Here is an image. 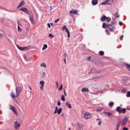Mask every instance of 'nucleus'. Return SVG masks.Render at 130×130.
Returning a JSON list of instances; mask_svg holds the SVG:
<instances>
[{
    "label": "nucleus",
    "instance_id": "nucleus-54",
    "mask_svg": "<svg viewBox=\"0 0 130 130\" xmlns=\"http://www.w3.org/2000/svg\"><path fill=\"white\" fill-rule=\"evenodd\" d=\"M118 15V12H116V13H115V15Z\"/></svg>",
    "mask_w": 130,
    "mask_h": 130
},
{
    "label": "nucleus",
    "instance_id": "nucleus-23",
    "mask_svg": "<svg viewBox=\"0 0 130 130\" xmlns=\"http://www.w3.org/2000/svg\"><path fill=\"white\" fill-rule=\"evenodd\" d=\"M114 26H113L111 28H109L110 31H111V32H114Z\"/></svg>",
    "mask_w": 130,
    "mask_h": 130
},
{
    "label": "nucleus",
    "instance_id": "nucleus-61",
    "mask_svg": "<svg viewBox=\"0 0 130 130\" xmlns=\"http://www.w3.org/2000/svg\"><path fill=\"white\" fill-rule=\"evenodd\" d=\"M23 57H24V59H26V56L25 55L23 56Z\"/></svg>",
    "mask_w": 130,
    "mask_h": 130
},
{
    "label": "nucleus",
    "instance_id": "nucleus-12",
    "mask_svg": "<svg viewBox=\"0 0 130 130\" xmlns=\"http://www.w3.org/2000/svg\"><path fill=\"white\" fill-rule=\"evenodd\" d=\"M91 3L93 6H96L98 4V0H93Z\"/></svg>",
    "mask_w": 130,
    "mask_h": 130
},
{
    "label": "nucleus",
    "instance_id": "nucleus-9",
    "mask_svg": "<svg viewBox=\"0 0 130 130\" xmlns=\"http://www.w3.org/2000/svg\"><path fill=\"white\" fill-rule=\"evenodd\" d=\"M126 122H127V118L126 117H124L122 120V124L123 125H125L126 124Z\"/></svg>",
    "mask_w": 130,
    "mask_h": 130
},
{
    "label": "nucleus",
    "instance_id": "nucleus-24",
    "mask_svg": "<svg viewBox=\"0 0 130 130\" xmlns=\"http://www.w3.org/2000/svg\"><path fill=\"white\" fill-rule=\"evenodd\" d=\"M47 47V44H44V46L42 48L43 50H45L46 49V48Z\"/></svg>",
    "mask_w": 130,
    "mask_h": 130
},
{
    "label": "nucleus",
    "instance_id": "nucleus-28",
    "mask_svg": "<svg viewBox=\"0 0 130 130\" xmlns=\"http://www.w3.org/2000/svg\"><path fill=\"white\" fill-rule=\"evenodd\" d=\"M41 67H43V68H46V64L45 63H43L41 64Z\"/></svg>",
    "mask_w": 130,
    "mask_h": 130
},
{
    "label": "nucleus",
    "instance_id": "nucleus-44",
    "mask_svg": "<svg viewBox=\"0 0 130 130\" xmlns=\"http://www.w3.org/2000/svg\"><path fill=\"white\" fill-rule=\"evenodd\" d=\"M57 105H58V106H60V101H57Z\"/></svg>",
    "mask_w": 130,
    "mask_h": 130
},
{
    "label": "nucleus",
    "instance_id": "nucleus-16",
    "mask_svg": "<svg viewBox=\"0 0 130 130\" xmlns=\"http://www.w3.org/2000/svg\"><path fill=\"white\" fill-rule=\"evenodd\" d=\"M82 92H89V89L83 88H82Z\"/></svg>",
    "mask_w": 130,
    "mask_h": 130
},
{
    "label": "nucleus",
    "instance_id": "nucleus-50",
    "mask_svg": "<svg viewBox=\"0 0 130 130\" xmlns=\"http://www.w3.org/2000/svg\"><path fill=\"white\" fill-rule=\"evenodd\" d=\"M63 93H64V94L67 96V92H66V90H63Z\"/></svg>",
    "mask_w": 130,
    "mask_h": 130
},
{
    "label": "nucleus",
    "instance_id": "nucleus-42",
    "mask_svg": "<svg viewBox=\"0 0 130 130\" xmlns=\"http://www.w3.org/2000/svg\"><path fill=\"white\" fill-rule=\"evenodd\" d=\"M62 30H66L67 29V26L64 25L62 27Z\"/></svg>",
    "mask_w": 130,
    "mask_h": 130
},
{
    "label": "nucleus",
    "instance_id": "nucleus-6",
    "mask_svg": "<svg viewBox=\"0 0 130 130\" xmlns=\"http://www.w3.org/2000/svg\"><path fill=\"white\" fill-rule=\"evenodd\" d=\"M21 125V124L19 123L18 122L15 121L14 124V127L15 129H17Z\"/></svg>",
    "mask_w": 130,
    "mask_h": 130
},
{
    "label": "nucleus",
    "instance_id": "nucleus-17",
    "mask_svg": "<svg viewBox=\"0 0 130 130\" xmlns=\"http://www.w3.org/2000/svg\"><path fill=\"white\" fill-rule=\"evenodd\" d=\"M61 111H62V108H59L58 110V114H60L61 113Z\"/></svg>",
    "mask_w": 130,
    "mask_h": 130
},
{
    "label": "nucleus",
    "instance_id": "nucleus-57",
    "mask_svg": "<svg viewBox=\"0 0 130 130\" xmlns=\"http://www.w3.org/2000/svg\"><path fill=\"white\" fill-rule=\"evenodd\" d=\"M17 24H18V25H20V26H22V25L20 24V23H19V22H17Z\"/></svg>",
    "mask_w": 130,
    "mask_h": 130
},
{
    "label": "nucleus",
    "instance_id": "nucleus-55",
    "mask_svg": "<svg viewBox=\"0 0 130 130\" xmlns=\"http://www.w3.org/2000/svg\"><path fill=\"white\" fill-rule=\"evenodd\" d=\"M111 20V19H109L107 20V22H110Z\"/></svg>",
    "mask_w": 130,
    "mask_h": 130
},
{
    "label": "nucleus",
    "instance_id": "nucleus-58",
    "mask_svg": "<svg viewBox=\"0 0 130 130\" xmlns=\"http://www.w3.org/2000/svg\"><path fill=\"white\" fill-rule=\"evenodd\" d=\"M92 72H93V70H91V72H90L88 74L90 75V74H91V73H92Z\"/></svg>",
    "mask_w": 130,
    "mask_h": 130
},
{
    "label": "nucleus",
    "instance_id": "nucleus-49",
    "mask_svg": "<svg viewBox=\"0 0 130 130\" xmlns=\"http://www.w3.org/2000/svg\"><path fill=\"white\" fill-rule=\"evenodd\" d=\"M101 123H102V122H101V120L99 121V123H98V125H101Z\"/></svg>",
    "mask_w": 130,
    "mask_h": 130
},
{
    "label": "nucleus",
    "instance_id": "nucleus-52",
    "mask_svg": "<svg viewBox=\"0 0 130 130\" xmlns=\"http://www.w3.org/2000/svg\"><path fill=\"white\" fill-rule=\"evenodd\" d=\"M96 111H98V112H99L100 111H102V110L101 109H98L96 110Z\"/></svg>",
    "mask_w": 130,
    "mask_h": 130
},
{
    "label": "nucleus",
    "instance_id": "nucleus-26",
    "mask_svg": "<svg viewBox=\"0 0 130 130\" xmlns=\"http://www.w3.org/2000/svg\"><path fill=\"white\" fill-rule=\"evenodd\" d=\"M58 109L57 108V107H56L54 114L58 113Z\"/></svg>",
    "mask_w": 130,
    "mask_h": 130
},
{
    "label": "nucleus",
    "instance_id": "nucleus-15",
    "mask_svg": "<svg viewBox=\"0 0 130 130\" xmlns=\"http://www.w3.org/2000/svg\"><path fill=\"white\" fill-rule=\"evenodd\" d=\"M11 95L12 98H13V99L14 98H17V97H19V96H17V94H16V95H15L14 94V92H12L11 93Z\"/></svg>",
    "mask_w": 130,
    "mask_h": 130
},
{
    "label": "nucleus",
    "instance_id": "nucleus-63",
    "mask_svg": "<svg viewBox=\"0 0 130 130\" xmlns=\"http://www.w3.org/2000/svg\"><path fill=\"white\" fill-rule=\"evenodd\" d=\"M119 17V15H116V18H118Z\"/></svg>",
    "mask_w": 130,
    "mask_h": 130
},
{
    "label": "nucleus",
    "instance_id": "nucleus-33",
    "mask_svg": "<svg viewBox=\"0 0 130 130\" xmlns=\"http://www.w3.org/2000/svg\"><path fill=\"white\" fill-rule=\"evenodd\" d=\"M26 9H27V8H22L20 10V11H22V12H25V10H26Z\"/></svg>",
    "mask_w": 130,
    "mask_h": 130
},
{
    "label": "nucleus",
    "instance_id": "nucleus-19",
    "mask_svg": "<svg viewBox=\"0 0 130 130\" xmlns=\"http://www.w3.org/2000/svg\"><path fill=\"white\" fill-rule=\"evenodd\" d=\"M11 110H12L13 112H14L15 114H17V109H16V108H13Z\"/></svg>",
    "mask_w": 130,
    "mask_h": 130
},
{
    "label": "nucleus",
    "instance_id": "nucleus-18",
    "mask_svg": "<svg viewBox=\"0 0 130 130\" xmlns=\"http://www.w3.org/2000/svg\"><path fill=\"white\" fill-rule=\"evenodd\" d=\"M104 113H105V114H107V115H108V116L109 117H110V116H111V115H112V114L110 112H105Z\"/></svg>",
    "mask_w": 130,
    "mask_h": 130
},
{
    "label": "nucleus",
    "instance_id": "nucleus-27",
    "mask_svg": "<svg viewBox=\"0 0 130 130\" xmlns=\"http://www.w3.org/2000/svg\"><path fill=\"white\" fill-rule=\"evenodd\" d=\"M64 55V62L65 64H66L67 59H66V57H67V53H65Z\"/></svg>",
    "mask_w": 130,
    "mask_h": 130
},
{
    "label": "nucleus",
    "instance_id": "nucleus-1",
    "mask_svg": "<svg viewBox=\"0 0 130 130\" xmlns=\"http://www.w3.org/2000/svg\"><path fill=\"white\" fill-rule=\"evenodd\" d=\"M16 46L19 50H21V51H27L29 49L28 47H20L18 45H17Z\"/></svg>",
    "mask_w": 130,
    "mask_h": 130
},
{
    "label": "nucleus",
    "instance_id": "nucleus-41",
    "mask_svg": "<svg viewBox=\"0 0 130 130\" xmlns=\"http://www.w3.org/2000/svg\"><path fill=\"white\" fill-rule=\"evenodd\" d=\"M66 32H67V34H70V31H69L68 28L66 29Z\"/></svg>",
    "mask_w": 130,
    "mask_h": 130
},
{
    "label": "nucleus",
    "instance_id": "nucleus-14",
    "mask_svg": "<svg viewBox=\"0 0 130 130\" xmlns=\"http://www.w3.org/2000/svg\"><path fill=\"white\" fill-rule=\"evenodd\" d=\"M109 0H107L105 2H103L102 3V5H110V3H109Z\"/></svg>",
    "mask_w": 130,
    "mask_h": 130
},
{
    "label": "nucleus",
    "instance_id": "nucleus-25",
    "mask_svg": "<svg viewBox=\"0 0 130 130\" xmlns=\"http://www.w3.org/2000/svg\"><path fill=\"white\" fill-rule=\"evenodd\" d=\"M122 113L123 114H124V113H125V111H126V109H125V108H122Z\"/></svg>",
    "mask_w": 130,
    "mask_h": 130
},
{
    "label": "nucleus",
    "instance_id": "nucleus-53",
    "mask_svg": "<svg viewBox=\"0 0 130 130\" xmlns=\"http://www.w3.org/2000/svg\"><path fill=\"white\" fill-rule=\"evenodd\" d=\"M48 28H50V27H51V26H50V24H49V23H48Z\"/></svg>",
    "mask_w": 130,
    "mask_h": 130
},
{
    "label": "nucleus",
    "instance_id": "nucleus-7",
    "mask_svg": "<svg viewBox=\"0 0 130 130\" xmlns=\"http://www.w3.org/2000/svg\"><path fill=\"white\" fill-rule=\"evenodd\" d=\"M24 13L28 15L29 17H30V16H31V15H33V13L31 11H28L27 9L25 10Z\"/></svg>",
    "mask_w": 130,
    "mask_h": 130
},
{
    "label": "nucleus",
    "instance_id": "nucleus-32",
    "mask_svg": "<svg viewBox=\"0 0 130 130\" xmlns=\"http://www.w3.org/2000/svg\"><path fill=\"white\" fill-rule=\"evenodd\" d=\"M18 27V31L19 32H22V28H20V26L19 25L17 26Z\"/></svg>",
    "mask_w": 130,
    "mask_h": 130
},
{
    "label": "nucleus",
    "instance_id": "nucleus-64",
    "mask_svg": "<svg viewBox=\"0 0 130 130\" xmlns=\"http://www.w3.org/2000/svg\"><path fill=\"white\" fill-rule=\"evenodd\" d=\"M2 36H3V35L0 34V37H2Z\"/></svg>",
    "mask_w": 130,
    "mask_h": 130
},
{
    "label": "nucleus",
    "instance_id": "nucleus-20",
    "mask_svg": "<svg viewBox=\"0 0 130 130\" xmlns=\"http://www.w3.org/2000/svg\"><path fill=\"white\" fill-rule=\"evenodd\" d=\"M106 27H107V24H106V23H103L102 27L104 29V28H106Z\"/></svg>",
    "mask_w": 130,
    "mask_h": 130
},
{
    "label": "nucleus",
    "instance_id": "nucleus-10",
    "mask_svg": "<svg viewBox=\"0 0 130 130\" xmlns=\"http://www.w3.org/2000/svg\"><path fill=\"white\" fill-rule=\"evenodd\" d=\"M40 85H41V86L40 87V89H41V91H42L43 90V87H44V81H40Z\"/></svg>",
    "mask_w": 130,
    "mask_h": 130
},
{
    "label": "nucleus",
    "instance_id": "nucleus-46",
    "mask_svg": "<svg viewBox=\"0 0 130 130\" xmlns=\"http://www.w3.org/2000/svg\"><path fill=\"white\" fill-rule=\"evenodd\" d=\"M59 21V19H57V20H55V23H58Z\"/></svg>",
    "mask_w": 130,
    "mask_h": 130
},
{
    "label": "nucleus",
    "instance_id": "nucleus-29",
    "mask_svg": "<svg viewBox=\"0 0 130 130\" xmlns=\"http://www.w3.org/2000/svg\"><path fill=\"white\" fill-rule=\"evenodd\" d=\"M61 99L62 101H66V98L63 95H62Z\"/></svg>",
    "mask_w": 130,
    "mask_h": 130
},
{
    "label": "nucleus",
    "instance_id": "nucleus-40",
    "mask_svg": "<svg viewBox=\"0 0 130 130\" xmlns=\"http://www.w3.org/2000/svg\"><path fill=\"white\" fill-rule=\"evenodd\" d=\"M111 24L112 25H114V24H115V21L114 20H112L111 22Z\"/></svg>",
    "mask_w": 130,
    "mask_h": 130
},
{
    "label": "nucleus",
    "instance_id": "nucleus-48",
    "mask_svg": "<svg viewBox=\"0 0 130 130\" xmlns=\"http://www.w3.org/2000/svg\"><path fill=\"white\" fill-rule=\"evenodd\" d=\"M119 25H120V26H122V22H121V21L119 22Z\"/></svg>",
    "mask_w": 130,
    "mask_h": 130
},
{
    "label": "nucleus",
    "instance_id": "nucleus-56",
    "mask_svg": "<svg viewBox=\"0 0 130 130\" xmlns=\"http://www.w3.org/2000/svg\"><path fill=\"white\" fill-rule=\"evenodd\" d=\"M68 38H70V34H68Z\"/></svg>",
    "mask_w": 130,
    "mask_h": 130
},
{
    "label": "nucleus",
    "instance_id": "nucleus-47",
    "mask_svg": "<svg viewBox=\"0 0 130 130\" xmlns=\"http://www.w3.org/2000/svg\"><path fill=\"white\" fill-rule=\"evenodd\" d=\"M56 85V88H58V83L57 82H55Z\"/></svg>",
    "mask_w": 130,
    "mask_h": 130
},
{
    "label": "nucleus",
    "instance_id": "nucleus-39",
    "mask_svg": "<svg viewBox=\"0 0 130 130\" xmlns=\"http://www.w3.org/2000/svg\"><path fill=\"white\" fill-rule=\"evenodd\" d=\"M91 56L87 57V61H90V60H91Z\"/></svg>",
    "mask_w": 130,
    "mask_h": 130
},
{
    "label": "nucleus",
    "instance_id": "nucleus-45",
    "mask_svg": "<svg viewBox=\"0 0 130 130\" xmlns=\"http://www.w3.org/2000/svg\"><path fill=\"white\" fill-rule=\"evenodd\" d=\"M119 39H120V40H122V39H123V36H121V37L119 38Z\"/></svg>",
    "mask_w": 130,
    "mask_h": 130
},
{
    "label": "nucleus",
    "instance_id": "nucleus-36",
    "mask_svg": "<svg viewBox=\"0 0 130 130\" xmlns=\"http://www.w3.org/2000/svg\"><path fill=\"white\" fill-rule=\"evenodd\" d=\"M126 97H130V91H127L126 93Z\"/></svg>",
    "mask_w": 130,
    "mask_h": 130
},
{
    "label": "nucleus",
    "instance_id": "nucleus-22",
    "mask_svg": "<svg viewBox=\"0 0 130 130\" xmlns=\"http://www.w3.org/2000/svg\"><path fill=\"white\" fill-rule=\"evenodd\" d=\"M114 104V102H112L111 103H109V106H110V107H113Z\"/></svg>",
    "mask_w": 130,
    "mask_h": 130
},
{
    "label": "nucleus",
    "instance_id": "nucleus-5",
    "mask_svg": "<svg viewBox=\"0 0 130 130\" xmlns=\"http://www.w3.org/2000/svg\"><path fill=\"white\" fill-rule=\"evenodd\" d=\"M29 17L31 24H32V25L35 24V21H34V19H33V14L29 16Z\"/></svg>",
    "mask_w": 130,
    "mask_h": 130
},
{
    "label": "nucleus",
    "instance_id": "nucleus-3",
    "mask_svg": "<svg viewBox=\"0 0 130 130\" xmlns=\"http://www.w3.org/2000/svg\"><path fill=\"white\" fill-rule=\"evenodd\" d=\"M83 117H84V118H85V119H88V118H90L91 117V114H90L89 112H86L84 114Z\"/></svg>",
    "mask_w": 130,
    "mask_h": 130
},
{
    "label": "nucleus",
    "instance_id": "nucleus-11",
    "mask_svg": "<svg viewBox=\"0 0 130 130\" xmlns=\"http://www.w3.org/2000/svg\"><path fill=\"white\" fill-rule=\"evenodd\" d=\"M116 111L117 112H118V113H121V111H122V109H121V107H117L116 108Z\"/></svg>",
    "mask_w": 130,
    "mask_h": 130
},
{
    "label": "nucleus",
    "instance_id": "nucleus-34",
    "mask_svg": "<svg viewBox=\"0 0 130 130\" xmlns=\"http://www.w3.org/2000/svg\"><path fill=\"white\" fill-rule=\"evenodd\" d=\"M14 108V106L12 105H9V109L12 110Z\"/></svg>",
    "mask_w": 130,
    "mask_h": 130
},
{
    "label": "nucleus",
    "instance_id": "nucleus-59",
    "mask_svg": "<svg viewBox=\"0 0 130 130\" xmlns=\"http://www.w3.org/2000/svg\"><path fill=\"white\" fill-rule=\"evenodd\" d=\"M109 19H110V18H109L106 17V20H109Z\"/></svg>",
    "mask_w": 130,
    "mask_h": 130
},
{
    "label": "nucleus",
    "instance_id": "nucleus-21",
    "mask_svg": "<svg viewBox=\"0 0 130 130\" xmlns=\"http://www.w3.org/2000/svg\"><path fill=\"white\" fill-rule=\"evenodd\" d=\"M66 105L67 106H68V107H69L70 109L72 108V105H71L69 103H66Z\"/></svg>",
    "mask_w": 130,
    "mask_h": 130
},
{
    "label": "nucleus",
    "instance_id": "nucleus-51",
    "mask_svg": "<svg viewBox=\"0 0 130 130\" xmlns=\"http://www.w3.org/2000/svg\"><path fill=\"white\" fill-rule=\"evenodd\" d=\"M123 130H128V129L126 127H124L123 128Z\"/></svg>",
    "mask_w": 130,
    "mask_h": 130
},
{
    "label": "nucleus",
    "instance_id": "nucleus-31",
    "mask_svg": "<svg viewBox=\"0 0 130 130\" xmlns=\"http://www.w3.org/2000/svg\"><path fill=\"white\" fill-rule=\"evenodd\" d=\"M120 126V125L119 124V123H118L117 125H116V130H118V129H119V127Z\"/></svg>",
    "mask_w": 130,
    "mask_h": 130
},
{
    "label": "nucleus",
    "instance_id": "nucleus-8",
    "mask_svg": "<svg viewBox=\"0 0 130 130\" xmlns=\"http://www.w3.org/2000/svg\"><path fill=\"white\" fill-rule=\"evenodd\" d=\"M24 5H25V1L23 0L20 2L19 5L17 7V9H19V8H20V7H22V6H24Z\"/></svg>",
    "mask_w": 130,
    "mask_h": 130
},
{
    "label": "nucleus",
    "instance_id": "nucleus-60",
    "mask_svg": "<svg viewBox=\"0 0 130 130\" xmlns=\"http://www.w3.org/2000/svg\"><path fill=\"white\" fill-rule=\"evenodd\" d=\"M45 74H46L45 72H43V75L44 76L45 75Z\"/></svg>",
    "mask_w": 130,
    "mask_h": 130
},
{
    "label": "nucleus",
    "instance_id": "nucleus-13",
    "mask_svg": "<svg viewBox=\"0 0 130 130\" xmlns=\"http://www.w3.org/2000/svg\"><path fill=\"white\" fill-rule=\"evenodd\" d=\"M106 20V16L104 15L103 17L101 18V21L102 22H104Z\"/></svg>",
    "mask_w": 130,
    "mask_h": 130
},
{
    "label": "nucleus",
    "instance_id": "nucleus-30",
    "mask_svg": "<svg viewBox=\"0 0 130 130\" xmlns=\"http://www.w3.org/2000/svg\"><path fill=\"white\" fill-rule=\"evenodd\" d=\"M99 54H100V55H104V52L103 51H100Z\"/></svg>",
    "mask_w": 130,
    "mask_h": 130
},
{
    "label": "nucleus",
    "instance_id": "nucleus-37",
    "mask_svg": "<svg viewBox=\"0 0 130 130\" xmlns=\"http://www.w3.org/2000/svg\"><path fill=\"white\" fill-rule=\"evenodd\" d=\"M121 93H126V89H122L121 90Z\"/></svg>",
    "mask_w": 130,
    "mask_h": 130
},
{
    "label": "nucleus",
    "instance_id": "nucleus-43",
    "mask_svg": "<svg viewBox=\"0 0 130 130\" xmlns=\"http://www.w3.org/2000/svg\"><path fill=\"white\" fill-rule=\"evenodd\" d=\"M59 91H61V90H62V84H61L59 88Z\"/></svg>",
    "mask_w": 130,
    "mask_h": 130
},
{
    "label": "nucleus",
    "instance_id": "nucleus-62",
    "mask_svg": "<svg viewBox=\"0 0 130 130\" xmlns=\"http://www.w3.org/2000/svg\"><path fill=\"white\" fill-rule=\"evenodd\" d=\"M1 9H2V10H5V8H4V7H2Z\"/></svg>",
    "mask_w": 130,
    "mask_h": 130
},
{
    "label": "nucleus",
    "instance_id": "nucleus-4",
    "mask_svg": "<svg viewBox=\"0 0 130 130\" xmlns=\"http://www.w3.org/2000/svg\"><path fill=\"white\" fill-rule=\"evenodd\" d=\"M70 13L71 14V16H74V14L79 15V14H78V10L75 11V10H72L70 12Z\"/></svg>",
    "mask_w": 130,
    "mask_h": 130
},
{
    "label": "nucleus",
    "instance_id": "nucleus-2",
    "mask_svg": "<svg viewBox=\"0 0 130 130\" xmlns=\"http://www.w3.org/2000/svg\"><path fill=\"white\" fill-rule=\"evenodd\" d=\"M22 92V88L21 87H17L16 89V92L17 96L16 97H19L20 96V93Z\"/></svg>",
    "mask_w": 130,
    "mask_h": 130
},
{
    "label": "nucleus",
    "instance_id": "nucleus-35",
    "mask_svg": "<svg viewBox=\"0 0 130 130\" xmlns=\"http://www.w3.org/2000/svg\"><path fill=\"white\" fill-rule=\"evenodd\" d=\"M112 24H107V27H108L109 29H110V27H112Z\"/></svg>",
    "mask_w": 130,
    "mask_h": 130
},
{
    "label": "nucleus",
    "instance_id": "nucleus-38",
    "mask_svg": "<svg viewBox=\"0 0 130 130\" xmlns=\"http://www.w3.org/2000/svg\"><path fill=\"white\" fill-rule=\"evenodd\" d=\"M49 36L50 37V38H53V37H54V36L52 35L51 34H49Z\"/></svg>",
    "mask_w": 130,
    "mask_h": 130
}]
</instances>
